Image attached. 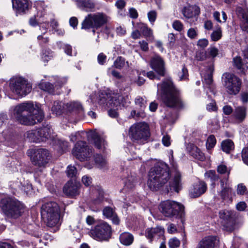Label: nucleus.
<instances>
[{"label": "nucleus", "instance_id": "55", "mask_svg": "<svg viewBox=\"0 0 248 248\" xmlns=\"http://www.w3.org/2000/svg\"><path fill=\"white\" fill-rule=\"evenodd\" d=\"M156 16L157 13L155 11H151L148 13V19L151 23H154L155 21Z\"/></svg>", "mask_w": 248, "mask_h": 248}, {"label": "nucleus", "instance_id": "36", "mask_svg": "<svg viewBox=\"0 0 248 248\" xmlns=\"http://www.w3.org/2000/svg\"><path fill=\"white\" fill-rule=\"evenodd\" d=\"M214 71V66L213 65H210L207 70V73L204 77V82L205 84L208 85H210L212 84L213 80V73Z\"/></svg>", "mask_w": 248, "mask_h": 248}, {"label": "nucleus", "instance_id": "29", "mask_svg": "<svg viewBox=\"0 0 248 248\" xmlns=\"http://www.w3.org/2000/svg\"><path fill=\"white\" fill-rule=\"evenodd\" d=\"M246 109L247 108L245 107H236L233 112V116L239 122H242L246 117Z\"/></svg>", "mask_w": 248, "mask_h": 248}, {"label": "nucleus", "instance_id": "41", "mask_svg": "<svg viewBox=\"0 0 248 248\" xmlns=\"http://www.w3.org/2000/svg\"><path fill=\"white\" fill-rule=\"evenodd\" d=\"M216 143V139L213 135L209 136L206 141V148L208 150L213 148Z\"/></svg>", "mask_w": 248, "mask_h": 248}, {"label": "nucleus", "instance_id": "2", "mask_svg": "<svg viewBox=\"0 0 248 248\" xmlns=\"http://www.w3.org/2000/svg\"><path fill=\"white\" fill-rule=\"evenodd\" d=\"M16 120L25 125H33L41 123L44 118L42 110L34 107L31 102H24L17 105L14 109Z\"/></svg>", "mask_w": 248, "mask_h": 248}, {"label": "nucleus", "instance_id": "57", "mask_svg": "<svg viewBox=\"0 0 248 248\" xmlns=\"http://www.w3.org/2000/svg\"><path fill=\"white\" fill-rule=\"evenodd\" d=\"M107 60V56L103 53H100L97 56L98 62L101 64L103 65L106 62Z\"/></svg>", "mask_w": 248, "mask_h": 248}, {"label": "nucleus", "instance_id": "60", "mask_svg": "<svg viewBox=\"0 0 248 248\" xmlns=\"http://www.w3.org/2000/svg\"><path fill=\"white\" fill-rule=\"evenodd\" d=\"M247 190L246 186L239 184L237 186V193L239 195H244Z\"/></svg>", "mask_w": 248, "mask_h": 248}, {"label": "nucleus", "instance_id": "62", "mask_svg": "<svg viewBox=\"0 0 248 248\" xmlns=\"http://www.w3.org/2000/svg\"><path fill=\"white\" fill-rule=\"evenodd\" d=\"M130 17L132 18L136 19L138 16V13L137 10L134 8H131L129 10Z\"/></svg>", "mask_w": 248, "mask_h": 248}, {"label": "nucleus", "instance_id": "30", "mask_svg": "<svg viewBox=\"0 0 248 248\" xmlns=\"http://www.w3.org/2000/svg\"><path fill=\"white\" fill-rule=\"evenodd\" d=\"M119 239L122 244L125 246H129L133 243L134 237L131 233L128 232H124L120 234Z\"/></svg>", "mask_w": 248, "mask_h": 248}, {"label": "nucleus", "instance_id": "47", "mask_svg": "<svg viewBox=\"0 0 248 248\" xmlns=\"http://www.w3.org/2000/svg\"><path fill=\"white\" fill-rule=\"evenodd\" d=\"M52 57V52L50 50L43 51L42 58L45 62H47Z\"/></svg>", "mask_w": 248, "mask_h": 248}, {"label": "nucleus", "instance_id": "27", "mask_svg": "<svg viewBox=\"0 0 248 248\" xmlns=\"http://www.w3.org/2000/svg\"><path fill=\"white\" fill-rule=\"evenodd\" d=\"M78 7L87 12L93 11L95 4L92 0H76Z\"/></svg>", "mask_w": 248, "mask_h": 248}, {"label": "nucleus", "instance_id": "63", "mask_svg": "<svg viewBox=\"0 0 248 248\" xmlns=\"http://www.w3.org/2000/svg\"><path fill=\"white\" fill-rule=\"evenodd\" d=\"M206 108L209 111L217 110V108L216 107L215 102L214 101H212V102L211 103L207 104Z\"/></svg>", "mask_w": 248, "mask_h": 248}, {"label": "nucleus", "instance_id": "49", "mask_svg": "<svg viewBox=\"0 0 248 248\" xmlns=\"http://www.w3.org/2000/svg\"><path fill=\"white\" fill-rule=\"evenodd\" d=\"M217 171L221 174H225V173H227L228 177L230 172V170L227 169V167L226 165L221 164L217 167Z\"/></svg>", "mask_w": 248, "mask_h": 248}, {"label": "nucleus", "instance_id": "9", "mask_svg": "<svg viewBox=\"0 0 248 248\" xmlns=\"http://www.w3.org/2000/svg\"><path fill=\"white\" fill-rule=\"evenodd\" d=\"M27 154L32 164L39 168H45L51 158L49 151L45 148L31 149Z\"/></svg>", "mask_w": 248, "mask_h": 248}, {"label": "nucleus", "instance_id": "15", "mask_svg": "<svg viewBox=\"0 0 248 248\" xmlns=\"http://www.w3.org/2000/svg\"><path fill=\"white\" fill-rule=\"evenodd\" d=\"M219 217L223 221L224 229L229 232H232L235 229V224L232 217V213L228 210H222L219 213Z\"/></svg>", "mask_w": 248, "mask_h": 248}, {"label": "nucleus", "instance_id": "23", "mask_svg": "<svg viewBox=\"0 0 248 248\" xmlns=\"http://www.w3.org/2000/svg\"><path fill=\"white\" fill-rule=\"evenodd\" d=\"M236 12L238 16L241 17L243 20L241 24V28L243 31H246L248 29V8H242L238 7Z\"/></svg>", "mask_w": 248, "mask_h": 248}, {"label": "nucleus", "instance_id": "3", "mask_svg": "<svg viewBox=\"0 0 248 248\" xmlns=\"http://www.w3.org/2000/svg\"><path fill=\"white\" fill-rule=\"evenodd\" d=\"M170 179V169L165 163L156 165L149 172L148 185L151 189L157 191Z\"/></svg>", "mask_w": 248, "mask_h": 248}, {"label": "nucleus", "instance_id": "25", "mask_svg": "<svg viewBox=\"0 0 248 248\" xmlns=\"http://www.w3.org/2000/svg\"><path fill=\"white\" fill-rule=\"evenodd\" d=\"M200 13V9L196 5H189L185 7L182 11L184 16L187 18L195 17L198 16Z\"/></svg>", "mask_w": 248, "mask_h": 248}, {"label": "nucleus", "instance_id": "26", "mask_svg": "<svg viewBox=\"0 0 248 248\" xmlns=\"http://www.w3.org/2000/svg\"><path fill=\"white\" fill-rule=\"evenodd\" d=\"M189 154L195 159L203 161L205 157L204 154L197 146L193 144H190L187 147Z\"/></svg>", "mask_w": 248, "mask_h": 248}, {"label": "nucleus", "instance_id": "42", "mask_svg": "<svg viewBox=\"0 0 248 248\" xmlns=\"http://www.w3.org/2000/svg\"><path fill=\"white\" fill-rule=\"evenodd\" d=\"M94 161L99 167H101L105 166L107 164L106 159L101 155L98 154L95 156Z\"/></svg>", "mask_w": 248, "mask_h": 248}, {"label": "nucleus", "instance_id": "45", "mask_svg": "<svg viewBox=\"0 0 248 248\" xmlns=\"http://www.w3.org/2000/svg\"><path fill=\"white\" fill-rule=\"evenodd\" d=\"M125 63V60L122 57H118L114 61V65L118 69H121L124 66Z\"/></svg>", "mask_w": 248, "mask_h": 248}, {"label": "nucleus", "instance_id": "39", "mask_svg": "<svg viewBox=\"0 0 248 248\" xmlns=\"http://www.w3.org/2000/svg\"><path fill=\"white\" fill-rule=\"evenodd\" d=\"M232 194V188L229 186L222 188L219 193V195L223 201L229 199Z\"/></svg>", "mask_w": 248, "mask_h": 248}, {"label": "nucleus", "instance_id": "58", "mask_svg": "<svg viewBox=\"0 0 248 248\" xmlns=\"http://www.w3.org/2000/svg\"><path fill=\"white\" fill-rule=\"evenodd\" d=\"M208 45V41L206 39H200L197 42V46L202 48H204Z\"/></svg>", "mask_w": 248, "mask_h": 248}, {"label": "nucleus", "instance_id": "19", "mask_svg": "<svg viewBox=\"0 0 248 248\" xmlns=\"http://www.w3.org/2000/svg\"><path fill=\"white\" fill-rule=\"evenodd\" d=\"M219 240L215 236L210 235L204 237L198 243L196 248H217Z\"/></svg>", "mask_w": 248, "mask_h": 248}, {"label": "nucleus", "instance_id": "4", "mask_svg": "<svg viewBox=\"0 0 248 248\" xmlns=\"http://www.w3.org/2000/svg\"><path fill=\"white\" fill-rule=\"evenodd\" d=\"M41 214L42 218L48 227H54L60 221V206L55 202H46L41 206Z\"/></svg>", "mask_w": 248, "mask_h": 248}, {"label": "nucleus", "instance_id": "32", "mask_svg": "<svg viewBox=\"0 0 248 248\" xmlns=\"http://www.w3.org/2000/svg\"><path fill=\"white\" fill-rule=\"evenodd\" d=\"M221 146L222 150L227 154L230 153L231 151L234 149L233 142L229 139L223 140Z\"/></svg>", "mask_w": 248, "mask_h": 248}, {"label": "nucleus", "instance_id": "56", "mask_svg": "<svg viewBox=\"0 0 248 248\" xmlns=\"http://www.w3.org/2000/svg\"><path fill=\"white\" fill-rule=\"evenodd\" d=\"M242 158L244 162L248 165V148L243 149L242 152Z\"/></svg>", "mask_w": 248, "mask_h": 248}, {"label": "nucleus", "instance_id": "7", "mask_svg": "<svg viewBox=\"0 0 248 248\" xmlns=\"http://www.w3.org/2000/svg\"><path fill=\"white\" fill-rule=\"evenodd\" d=\"M128 135L133 142L144 144L150 137L149 126L145 123L135 124L129 128Z\"/></svg>", "mask_w": 248, "mask_h": 248}, {"label": "nucleus", "instance_id": "43", "mask_svg": "<svg viewBox=\"0 0 248 248\" xmlns=\"http://www.w3.org/2000/svg\"><path fill=\"white\" fill-rule=\"evenodd\" d=\"M233 65L238 69L241 70L242 72H243V63L242 62V59L240 57H236L233 58Z\"/></svg>", "mask_w": 248, "mask_h": 248}, {"label": "nucleus", "instance_id": "18", "mask_svg": "<svg viewBox=\"0 0 248 248\" xmlns=\"http://www.w3.org/2000/svg\"><path fill=\"white\" fill-rule=\"evenodd\" d=\"M13 8L18 14H24L31 7L30 0H12Z\"/></svg>", "mask_w": 248, "mask_h": 248}, {"label": "nucleus", "instance_id": "44", "mask_svg": "<svg viewBox=\"0 0 248 248\" xmlns=\"http://www.w3.org/2000/svg\"><path fill=\"white\" fill-rule=\"evenodd\" d=\"M222 36V31L220 28L214 31L211 34V38L212 41H217L219 40Z\"/></svg>", "mask_w": 248, "mask_h": 248}, {"label": "nucleus", "instance_id": "35", "mask_svg": "<svg viewBox=\"0 0 248 248\" xmlns=\"http://www.w3.org/2000/svg\"><path fill=\"white\" fill-rule=\"evenodd\" d=\"M39 88L46 92H47L50 93H54V86L50 83L48 82H42L39 85Z\"/></svg>", "mask_w": 248, "mask_h": 248}, {"label": "nucleus", "instance_id": "28", "mask_svg": "<svg viewBox=\"0 0 248 248\" xmlns=\"http://www.w3.org/2000/svg\"><path fill=\"white\" fill-rule=\"evenodd\" d=\"M164 233V230L161 227L152 228L146 230V236L152 242L153 239L157 236L159 237Z\"/></svg>", "mask_w": 248, "mask_h": 248}, {"label": "nucleus", "instance_id": "33", "mask_svg": "<svg viewBox=\"0 0 248 248\" xmlns=\"http://www.w3.org/2000/svg\"><path fill=\"white\" fill-rule=\"evenodd\" d=\"M39 138V142L44 141L48 139L49 136V129L47 127H43L36 129Z\"/></svg>", "mask_w": 248, "mask_h": 248}, {"label": "nucleus", "instance_id": "6", "mask_svg": "<svg viewBox=\"0 0 248 248\" xmlns=\"http://www.w3.org/2000/svg\"><path fill=\"white\" fill-rule=\"evenodd\" d=\"M0 206L4 215L8 218L16 219L24 211V205L19 201L11 198H6L1 200Z\"/></svg>", "mask_w": 248, "mask_h": 248}, {"label": "nucleus", "instance_id": "8", "mask_svg": "<svg viewBox=\"0 0 248 248\" xmlns=\"http://www.w3.org/2000/svg\"><path fill=\"white\" fill-rule=\"evenodd\" d=\"M109 18V17L103 13L89 14L85 16L82 21L81 28L85 30L98 29L107 24Z\"/></svg>", "mask_w": 248, "mask_h": 248}, {"label": "nucleus", "instance_id": "38", "mask_svg": "<svg viewBox=\"0 0 248 248\" xmlns=\"http://www.w3.org/2000/svg\"><path fill=\"white\" fill-rule=\"evenodd\" d=\"M204 176L206 178L210 179V180L213 182L212 185L214 187L215 185V182L217 181L219 179V176L216 174L215 170H208L204 174Z\"/></svg>", "mask_w": 248, "mask_h": 248}, {"label": "nucleus", "instance_id": "31", "mask_svg": "<svg viewBox=\"0 0 248 248\" xmlns=\"http://www.w3.org/2000/svg\"><path fill=\"white\" fill-rule=\"evenodd\" d=\"M56 143L55 148L60 154H62L66 152L69 147L68 142L62 140H57Z\"/></svg>", "mask_w": 248, "mask_h": 248}, {"label": "nucleus", "instance_id": "10", "mask_svg": "<svg viewBox=\"0 0 248 248\" xmlns=\"http://www.w3.org/2000/svg\"><path fill=\"white\" fill-rule=\"evenodd\" d=\"M90 236L98 241H108L112 235V229L108 223L101 222L92 228L89 232Z\"/></svg>", "mask_w": 248, "mask_h": 248}, {"label": "nucleus", "instance_id": "34", "mask_svg": "<svg viewBox=\"0 0 248 248\" xmlns=\"http://www.w3.org/2000/svg\"><path fill=\"white\" fill-rule=\"evenodd\" d=\"M137 28L141 31L142 34L145 37H150L152 35V31L149 28L147 25L143 23L137 24Z\"/></svg>", "mask_w": 248, "mask_h": 248}, {"label": "nucleus", "instance_id": "17", "mask_svg": "<svg viewBox=\"0 0 248 248\" xmlns=\"http://www.w3.org/2000/svg\"><path fill=\"white\" fill-rule=\"evenodd\" d=\"M150 66L160 76L164 77L166 74L165 62L159 56H155L150 61Z\"/></svg>", "mask_w": 248, "mask_h": 248}, {"label": "nucleus", "instance_id": "12", "mask_svg": "<svg viewBox=\"0 0 248 248\" xmlns=\"http://www.w3.org/2000/svg\"><path fill=\"white\" fill-rule=\"evenodd\" d=\"M224 86L227 93L232 95H236L240 91L242 82L241 80L233 74L226 73L223 74Z\"/></svg>", "mask_w": 248, "mask_h": 248}, {"label": "nucleus", "instance_id": "54", "mask_svg": "<svg viewBox=\"0 0 248 248\" xmlns=\"http://www.w3.org/2000/svg\"><path fill=\"white\" fill-rule=\"evenodd\" d=\"M62 106L59 102H55L52 107V110L55 112L56 114L60 113L62 111Z\"/></svg>", "mask_w": 248, "mask_h": 248}, {"label": "nucleus", "instance_id": "24", "mask_svg": "<svg viewBox=\"0 0 248 248\" xmlns=\"http://www.w3.org/2000/svg\"><path fill=\"white\" fill-rule=\"evenodd\" d=\"M66 109L70 112H73L76 114L82 115L83 114V108L79 102L73 101L65 104Z\"/></svg>", "mask_w": 248, "mask_h": 248}, {"label": "nucleus", "instance_id": "50", "mask_svg": "<svg viewBox=\"0 0 248 248\" xmlns=\"http://www.w3.org/2000/svg\"><path fill=\"white\" fill-rule=\"evenodd\" d=\"M180 242L176 238L170 239L169 242V245L170 248H176L180 246Z\"/></svg>", "mask_w": 248, "mask_h": 248}, {"label": "nucleus", "instance_id": "53", "mask_svg": "<svg viewBox=\"0 0 248 248\" xmlns=\"http://www.w3.org/2000/svg\"><path fill=\"white\" fill-rule=\"evenodd\" d=\"M172 27L175 30L181 31L183 30V25L179 20H175L172 24Z\"/></svg>", "mask_w": 248, "mask_h": 248}, {"label": "nucleus", "instance_id": "16", "mask_svg": "<svg viewBox=\"0 0 248 248\" xmlns=\"http://www.w3.org/2000/svg\"><path fill=\"white\" fill-rule=\"evenodd\" d=\"M80 186V184L79 183L70 180L64 186L63 191L65 195L69 197H75L79 194Z\"/></svg>", "mask_w": 248, "mask_h": 248}, {"label": "nucleus", "instance_id": "21", "mask_svg": "<svg viewBox=\"0 0 248 248\" xmlns=\"http://www.w3.org/2000/svg\"><path fill=\"white\" fill-rule=\"evenodd\" d=\"M206 190V184L203 181H200L194 184L190 189L189 194L192 198H197L204 193Z\"/></svg>", "mask_w": 248, "mask_h": 248}, {"label": "nucleus", "instance_id": "51", "mask_svg": "<svg viewBox=\"0 0 248 248\" xmlns=\"http://www.w3.org/2000/svg\"><path fill=\"white\" fill-rule=\"evenodd\" d=\"M187 36L190 39H195L198 36V31L196 29L190 28L187 31Z\"/></svg>", "mask_w": 248, "mask_h": 248}, {"label": "nucleus", "instance_id": "5", "mask_svg": "<svg viewBox=\"0 0 248 248\" xmlns=\"http://www.w3.org/2000/svg\"><path fill=\"white\" fill-rule=\"evenodd\" d=\"M185 207L179 202L171 200H166L160 202L159 210L166 217L169 218H180L184 223Z\"/></svg>", "mask_w": 248, "mask_h": 248}, {"label": "nucleus", "instance_id": "64", "mask_svg": "<svg viewBox=\"0 0 248 248\" xmlns=\"http://www.w3.org/2000/svg\"><path fill=\"white\" fill-rule=\"evenodd\" d=\"M0 248H16V247L9 243L0 241Z\"/></svg>", "mask_w": 248, "mask_h": 248}, {"label": "nucleus", "instance_id": "48", "mask_svg": "<svg viewBox=\"0 0 248 248\" xmlns=\"http://www.w3.org/2000/svg\"><path fill=\"white\" fill-rule=\"evenodd\" d=\"M135 104L140 107L141 110L144 109L146 107V101L141 97H138L135 99Z\"/></svg>", "mask_w": 248, "mask_h": 248}, {"label": "nucleus", "instance_id": "22", "mask_svg": "<svg viewBox=\"0 0 248 248\" xmlns=\"http://www.w3.org/2000/svg\"><path fill=\"white\" fill-rule=\"evenodd\" d=\"M167 193L170 191L178 193L182 188L181 175L179 172H176L172 181L169 182V186H166Z\"/></svg>", "mask_w": 248, "mask_h": 248}, {"label": "nucleus", "instance_id": "61", "mask_svg": "<svg viewBox=\"0 0 248 248\" xmlns=\"http://www.w3.org/2000/svg\"><path fill=\"white\" fill-rule=\"evenodd\" d=\"M188 75V71L187 69L184 66L182 69V71L179 73V77L180 80H182L186 78Z\"/></svg>", "mask_w": 248, "mask_h": 248}, {"label": "nucleus", "instance_id": "11", "mask_svg": "<svg viewBox=\"0 0 248 248\" xmlns=\"http://www.w3.org/2000/svg\"><path fill=\"white\" fill-rule=\"evenodd\" d=\"M10 89L13 93L18 96L23 97L31 92L32 85L25 78L16 77L11 80Z\"/></svg>", "mask_w": 248, "mask_h": 248}, {"label": "nucleus", "instance_id": "40", "mask_svg": "<svg viewBox=\"0 0 248 248\" xmlns=\"http://www.w3.org/2000/svg\"><path fill=\"white\" fill-rule=\"evenodd\" d=\"M67 176L69 178H76L77 175V170L74 166L69 165L66 170Z\"/></svg>", "mask_w": 248, "mask_h": 248}, {"label": "nucleus", "instance_id": "13", "mask_svg": "<svg viewBox=\"0 0 248 248\" xmlns=\"http://www.w3.org/2000/svg\"><path fill=\"white\" fill-rule=\"evenodd\" d=\"M73 155L81 161L87 160L92 155V149L84 141H78L72 150Z\"/></svg>", "mask_w": 248, "mask_h": 248}, {"label": "nucleus", "instance_id": "14", "mask_svg": "<svg viewBox=\"0 0 248 248\" xmlns=\"http://www.w3.org/2000/svg\"><path fill=\"white\" fill-rule=\"evenodd\" d=\"M98 105L104 109L117 106L119 102L116 96H112L110 94L106 93H100L97 97Z\"/></svg>", "mask_w": 248, "mask_h": 248}, {"label": "nucleus", "instance_id": "37", "mask_svg": "<svg viewBox=\"0 0 248 248\" xmlns=\"http://www.w3.org/2000/svg\"><path fill=\"white\" fill-rule=\"evenodd\" d=\"M26 137L31 142H39V138L36 129L27 131Z\"/></svg>", "mask_w": 248, "mask_h": 248}, {"label": "nucleus", "instance_id": "46", "mask_svg": "<svg viewBox=\"0 0 248 248\" xmlns=\"http://www.w3.org/2000/svg\"><path fill=\"white\" fill-rule=\"evenodd\" d=\"M116 213L113 209L110 207H106L103 210V214L107 218H110Z\"/></svg>", "mask_w": 248, "mask_h": 248}, {"label": "nucleus", "instance_id": "1", "mask_svg": "<svg viewBox=\"0 0 248 248\" xmlns=\"http://www.w3.org/2000/svg\"><path fill=\"white\" fill-rule=\"evenodd\" d=\"M157 87L160 89L161 99L167 107L178 111L184 109L185 104L181 92L171 80L165 79L160 84H157Z\"/></svg>", "mask_w": 248, "mask_h": 248}, {"label": "nucleus", "instance_id": "52", "mask_svg": "<svg viewBox=\"0 0 248 248\" xmlns=\"http://www.w3.org/2000/svg\"><path fill=\"white\" fill-rule=\"evenodd\" d=\"M207 53L205 51L198 52L196 53V58L198 61H203L207 58Z\"/></svg>", "mask_w": 248, "mask_h": 248}, {"label": "nucleus", "instance_id": "20", "mask_svg": "<svg viewBox=\"0 0 248 248\" xmlns=\"http://www.w3.org/2000/svg\"><path fill=\"white\" fill-rule=\"evenodd\" d=\"M87 138L88 140L93 142L94 146L97 149L102 150L105 149L106 141L95 131L91 130L88 132Z\"/></svg>", "mask_w": 248, "mask_h": 248}, {"label": "nucleus", "instance_id": "59", "mask_svg": "<svg viewBox=\"0 0 248 248\" xmlns=\"http://www.w3.org/2000/svg\"><path fill=\"white\" fill-rule=\"evenodd\" d=\"M208 51L210 55L213 58L215 57L218 54V50L215 47H210L208 49Z\"/></svg>", "mask_w": 248, "mask_h": 248}]
</instances>
